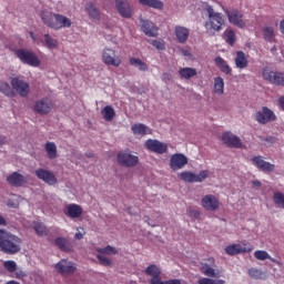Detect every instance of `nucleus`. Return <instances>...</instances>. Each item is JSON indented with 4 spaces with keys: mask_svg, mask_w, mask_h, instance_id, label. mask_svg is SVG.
Here are the masks:
<instances>
[{
    "mask_svg": "<svg viewBox=\"0 0 284 284\" xmlns=\"http://www.w3.org/2000/svg\"><path fill=\"white\" fill-rule=\"evenodd\" d=\"M40 19L51 30H63V28H72V20L61 14L48 10L41 11Z\"/></svg>",
    "mask_w": 284,
    "mask_h": 284,
    "instance_id": "nucleus-1",
    "label": "nucleus"
},
{
    "mask_svg": "<svg viewBox=\"0 0 284 284\" xmlns=\"http://www.w3.org/2000/svg\"><path fill=\"white\" fill-rule=\"evenodd\" d=\"M207 21L204 23L206 34L209 37H214L216 32H221L225 28V16L221 12L214 11V8L211 6L206 7Z\"/></svg>",
    "mask_w": 284,
    "mask_h": 284,
    "instance_id": "nucleus-2",
    "label": "nucleus"
},
{
    "mask_svg": "<svg viewBox=\"0 0 284 284\" xmlns=\"http://www.w3.org/2000/svg\"><path fill=\"white\" fill-rule=\"evenodd\" d=\"M21 243H23L21 237L6 230H0V250L4 254H19Z\"/></svg>",
    "mask_w": 284,
    "mask_h": 284,
    "instance_id": "nucleus-3",
    "label": "nucleus"
},
{
    "mask_svg": "<svg viewBox=\"0 0 284 284\" xmlns=\"http://www.w3.org/2000/svg\"><path fill=\"white\" fill-rule=\"evenodd\" d=\"M16 57L21 63H24V65H30L31 68H39L41 65V60H39L37 53L28 49H18L16 51Z\"/></svg>",
    "mask_w": 284,
    "mask_h": 284,
    "instance_id": "nucleus-4",
    "label": "nucleus"
},
{
    "mask_svg": "<svg viewBox=\"0 0 284 284\" xmlns=\"http://www.w3.org/2000/svg\"><path fill=\"white\" fill-rule=\"evenodd\" d=\"M262 78L264 81L284 88V72L273 71L268 67L263 68Z\"/></svg>",
    "mask_w": 284,
    "mask_h": 284,
    "instance_id": "nucleus-5",
    "label": "nucleus"
},
{
    "mask_svg": "<svg viewBox=\"0 0 284 284\" xmlns=\"http://www.w3.org/2000/svg\"><path fill=\"white\" fill-rule=\"evenodd\" d=\"M209 176L210 171L207 170L201 171L199 174L192 173L190 171H184L179 174V179H181V181H184V183H203V181H205V179H207Z\"/></svg>",
    "mask_w": 284,
    "mask_h": 284,
    "instance_id": "nucleus-6",
    "label": "nucleus"
},
{
    "mask_svg": "<svg viewBox=\"0 0 284 284\" xmlns=\"http://www.w3.org/2000/svg\"><path fill=\"white\" fill-rule=\"evenodd\" d=\"M119 165L122 168H134L139 163V156L132 154L130 151H122L116 156Z\"/></svg>",
    "mask_w": 284,
    "mask_h": 284,
    "instance_id": "nucleus-7",
    "label": "nucleus"
},
{
    "mask_svg": "<svg viewBox=\"0 0 284 284\" xmlns=\"http://www.w3.org/2000/svg\"><path fill=\"white\" fill-rule=\"evenodd\" d=\"M225 14L229 19V23L235 26L236 28H245V17L239 9H226Z\"/></svg>",
    "mask_w": 284,
    "mask_h": 284,
    "instance_id": "nucleus-8",
    "label": "nucleus"
},
{
    "mask_svg": "<svg viewBox=\"0 0 284 284\" xmlns=\"http://www.w3.org/2000/svg\"><path fill=\"white\" fill-rule=\"evenodd\" d=\"M102 61L105 65H112V68H119L122 63L121 57L116 55V51L110 48L103 49Z\"/></svg>",
    "mask_w": 284,
    "mask_h": 284,
    "instance_id": "nucleus-9",
    "label": "nucleus"
},
{
    "mask_svg": "<svg viewBox=\"0 0 284 284\" xmlns=\"http://www.w3.org/2000/svg\"><path fill=\"white\" fill-rule=\"evenodd\" d=\"M11 88H13L17 94L22 99H26L28 94H30V83L21 78H12Z\"/></svg>",
    "mask_w": 284,
    "mask_h": 284,
    "instance_id": "nucleus-10",
    "label": "nucleus"
},
{
    "mask_svg": "<svg viewBox=\"0 0 284 284\" xmlns=\"http://www.w3.org/2000/svg\"><path fill=\"white\" fill-rule=\"evenodd\" d=\"M52 100H50V98H42L34 102L33 112L43 116L45 114H50V112H52Z\"/></svg>",
    "mask_w": 284,
    "mask_h": 284,
    "instance_id": "nucleus-11",
    "label": "nucleus"
},
{
    "mask_svg": "<svg viewBox=\"0 0 284 284\" xmlns=\"http://www.w3.org/2000/svg\"><path fill=\"white\" fill-rule=\"evenodd\" d=\"M255 121L261 123V125H266V123L276 121V114L270 108L263 106L261 111L255 113Z\"/></svg>",
    "mask_w": 284,
    "mask_h": 284,
    "instance_id": "nucleus-12",
    "label": "nucleus"
},
{
    "mask_svg": "<svg viewBox=\"0 0 284 284\" xmlns=\"http://www.w3.org/2000/svg\"><path fill=\"white\" fill-rule=\"evenodd\" d=\"M144 148H146L149 152H154V154H165L168 152V144L159 140H146Z\"/></svg>",
    "mask_w": 284,
    "mask_h": 284,
    "instance_id": "nucleus-13",
    "label": "nucleus"
},
{
    "mask_svg": "<svg viewBox=\"0 0 284 284\" xmlns=\"http://www.w3.org/2000/svg\"><path fill=\"white\" fill-rule=\"evenodd\" d=\"M201 205L202 207H204V210H207L209 212H216V210L221 207V202L215 195L207 194L202 197Z\"/></svg>",
    "mask_w": 284,
    "mask_h": 284,
    "instance_id": "nucleus-14",
    "label": "nucleus"
},
{
    "mask_svg": "<svg viewBox=\"0 0 284 284\" xmlns=\"http://www.w3.org/2000/svg\"><path fill=\"white\" fill-rule=\"evenodd\" d=\"M185 165H187V156H185L183 153H175L171 156L170 168L173 170V172L183 170Z\"/></svg>",
    "mask_w": 284,
    "mask_h": 284,
    "instance_id": "nucleus-15",
    "label": "nucleus"
},
{
    "mask_svg": "<svg viewBox=\"0 0 284 284\" xmlns=\"http://www.w3.org/2000/svg\"><path fill=\"white\" fill-rule=\"evenodd\" d=\"M224 250L225 253L229 254V256H236V254H245L247 252H252L254 247L247 244H231L226 246Z\"/></svg>",
    "mask_w": 284,
    "mask_h": 284,
    "instance_id": "nucleus-16",
    "label": "nucleus"
},
{
    "mask_svg": "<svg viewBox=\"0 0 284 284\" xmlns=\"http://www.w3.org/2000/svg\"><path fill=\"white\" fill-rule=\"evenodd\" d=\"M115 8L123 19H131V17L134 14V10L132 9V6L129 4L128 1L123 0H115Z\"/></svg>",
    "mask_w": 284,
    "mask_h": 284,
    "instance_id": "nucleus-17",
    "label": "nucleus"
},
{
    "mask_svg": "<svg viewBox=\"0 0 284 284\" xmlns=\"http://www.w3.org/2000/svg\"><path fill=\"white\" fill-rule=\"evenodd\" d=\"M34 174L40 181L47 183V185H57V175L45 169H37Z\"/></svg>",
    "mask_w": 284,
    "mask_h": 284,
    "instance_id": "nucleus-18",
    "label": "nucleus"
},
{
    "mask_svg": "<svg viewBox=\"0 0 284 284\" xmlns=\"http://www.w3.org/2000/svg\"><path fill=\"white\" fill-rule=\"evenodd\" d=\"M222 141L224 145H226L227 148H236V149L243 148V142H241V138L233 134L232 132H224L222 134Z\"/></svg>",
    "mask_w": 284,
    "mask_h": 284,
    "instance_id": "nucleus-19",
    "label": "nucleus"
},
{
    "mask_svg": "<svg viewBox=\"0 0 284 284\" xmlns=\"http://www.w3.org/2000/svg\"><path fill=\"white\" fill-rule=\"evenodd\" d=\"M7 183L12 187H23V185H27L28 183V176H24L19 172H13L7 176Z\"/></svg>",
    "mask_w": 284,
    "mask_h": 284,
    "instance_id": "nucleus-20",
    "label": "nucleus"
},
{
    "mask_svg": "<svg viewBox=\"0 0 284 284\" xmlns=\"http://www.w3.org/2000/svg\"><path fill=\"white\" fill-rule=\"evenodd\" d=\"M251 161L257 170H261V172H274V169L276 168L274 164L265 161L261 155L253 156Z\"/></svg>",
    "mask_w": 284,
    "mask_h": 284,
    "instance_id": "nucleus-21",
    "label": "nucleus"
},
{
    "mask_svg": "<svg viewBox=\"0 0 284 284\" xmlns=\"http://www.w3.org/2000/svg\"><path fill=\"white\" fill-rule=\"evenodd\" d=\"M55 270L62 274V276H68L70 274H74L77 272V266L74 263L68 262V260H61L57 265Z\"/></svg>",
    "mask_w": 284,
    "mask_h": 284,
    "instance_id": "nucleus-22",
    "label": "nucleus"
},
{
    "mask_svg": "<svg viewBox=\"0 0 284 284\" xmlns=\"http://www.w3.org/2000/svg\"><path fill=\"white\" fill-rule=\"evenodd\" d=\"M63 213L68 216V219H81V215L83 214V207L79 204H68L64 207Z\"/></svg>",
    "mask_w": 284,
    "mask_h": 284,
    "instance_id": "nucleus-23",
    "label": "nucleus"
},
{
    "mask_svg": "<svg viewBox=\"0 0 284 284\" xmlns=\"http://www.w3.org/2000/svg\"><path fill=\"white\" fill-rule=\"evenodd\" d=\"M141 30L146 37H156L159 34V29L149 20H141Z\"/></svg>",
    "mask_w": 284,
    "mask_h": 284,
    "instance_id": "nucleus-24",
    "label": "nucleus"
},
{
    "mask_svg": "<svg viewBox=\"0 0 284 284\" xmlns=\"http://www.w3.org/2000/svg\"><path fill=\"white\" fill-rule=\"evenodd\" d=\"M262 37L266 43H274V39H276V30L272 26H264L261 29Z\"/></svg>",
    "mask_w": 284,
    "mask_h": 284,
    "instance_id": "nucleus-25",
    "label": "nucleus"
},
{
    "mask_svg": "<svg viewBox=\"0 0 284 284\" xmlns=\"http://www.w3.org/2000/svg\"><path fill=\"white\" fill-rule=\"evenodd\" d=\"M175 37L179 43H185L190 39V29L181 26L175 27Z\"/></svg>",
    "mask_w": 284,
    "mask_h": 284,
    "instance_id": "nucleus-26",
    "label": "nucleus"
},
{
    "mask_svg": "<svg viewBox=\"0 0 284 284\" xmlns=\"http://www.w3.org/2000/svg\"><path fill=\"white\" fill-rule=\"evenodd\" d=\"M235 67L239 68V70H245L248 65L247 55L243 51H236L235 55Z\"/></svg>",
    "mask_w": 284,
    "mask_h": 284,
    "instance_id": "nucleus-27",
    "label": "nucleus"
},
{
    "mask_svg": "<svg viewBox=\"0 0 284 284\" xmlns=\"http://www.w3.org/2000/svg\"><path fill=\"white\" fill-rule=\"evenodd\" d=\"M85 12L89 14L90 19H95V21L101 19V11H99V8H97L94 2L87 3Z\"/></svg>",
    "mask_w": 284,
    "mask_h": 284,
    "instance_id": "nucleus-28",
    "label": "nucleus"
},
{
    "mask_svg": "<svg viewBox=\"0 0 284 284\" xmlns=\"http://www.w3.org/2000/svg\"><path fill=\"white\" fill-rule=\"evenodd\" d=\"M145 274H148V276H152L151 284H154V280L161 281V268L154 264H151L145 268Z\"/></svg>",
    "mask_w": 284,
    "mask_h": 284,
    "instance_id": "nucleus-29",
    "label": "nucleus"
},
{
    "mask_svg": "<svg viewBox=\"0 0 284 284\" xmlns=\"http://www.w3.org/2000/svg\"><path fill=\"white\" fill-rule=\"evenodd\" d=\"M133 134H138L140 136H145V134H152L150 128L143 123H135L131 126Z\"/></svg>",
    "mask_w": 284,
    "mask_h": 284,
    "instance_id": "nucleus-30",
    "label": "nucleus"
},
{
    "mask_svg": "<svg viewBox=\"0 0 284 284\" xmlns=\"http://www.w3.org/2000/svg\"><path fill=\"white\" fill-rule=\"evenodd\" d=\"M55 247H59L61 252H70L72 250V245L68 241V239L64 237H57L54 240Z\"/></svg>",
    "mask_w": 284,
    "mask_h": 284,
    "instance_id": "nucleus-31",
    "label": "nucleus"
},
{
    "mask_svg": "<svg viewBox=\"0 0 284 284\" xmlns=\"http://www.w3.org/2000/svg\"><path fill=\"white\" fill-rule=\"evenodd\" d=\"M139 4L154 10H163V1L161 0H139Z\"/></svg>",
    "mask_w": 284,
    "mask_h": 284,
    "instance_id": "nucleus-32",
    "label": "nucleus"
},
{
    "mask_svg": "<svg viewBox=\"0 0 284 284\" xmlns=\"http://www.w3.org/2000/svg\"><path fill=\"white\" fill-rule=\"evenodd\" d=\"M214 63H215L216 68H219V70H221V72H223L224 74H231L232 73V68H230L227 65V62L224 61L223 58L216 57L214 59Z\"/></svg>",
    "mask_w": 284,
    "mask_h": 284,
    "instance_id": "nucleus-33",
    "label": "nucleus"
},
{
    "mask_svg": "<svg viewBox=\"0 0 284 284\" xmlns=\"http://www.w3.org/2000/svg\"><path fill=\"white\" fill-rule=\"evenodd\" d=\"M201 272L204 274V276H210V278H219L221 276V273H216L212 266H210L207 263H203L201 266Z\"/></svg>",
    "mask_w": 284,
    "mask_h": 284,
    "instance_id": "nucleus-34",
    "label": "nucleus"
},
{
    "mask_svg": "<svg viewBox=\"0 0 284 284\" xmlns=\"http://www.w3.org/2000/svg\"><path fill=\"white\" fill-rule=\"evenodd\" d=\"M179 74L181 79H192L196 77L197 72H196V69L186 67V68H181L179 70Z\"/></svg>",
    "mask_w": 284,
    "mask_h": 284,
    "instance_id": "nucleus-35",
    "label": "nucleus"
},
{
    "mask_svg": "<svg viewBox=\"0 0 284 284\" xmlns=\"http://www.w3.org/2000/svg\"><path fill=\"white\" fill-rule=\"evenodd\" d=\"M129 63L130 65L138 68L140 72H148V64L139 58H130Z\"/></svg>",
    "mask_w": 284,
    "mask_h": 284,
    "instance_id": "nucleus-36",
    "label": "nucleus"
},
{
    "mask_svg": "<svg viewBox=\"0 0 284 284\" xmlns=\"http://www.w3.org/2000/svg\"><path fill=\"white\" fill-rule=\"evenodd\" d=\"M104 121H113L114 116H116V112L114 111V108L111 105H106L101 111Z\"/></svg>",
    "mask_w": 284,
    "mask_h": 284,
    "instance_id": "nucleus-37",
    "label": "nucleus"
},
{
    "mask_svg": "<svg viewBox=\"0 0 284 284\" xmlns=\"http://www.w3.org/2000/svg\"><path fill=\"white\" fill-rule=\"evenodd\" d=\"M44 150L49 159H57V144L54 142H47Z\"/></svg>",
    "mask_w": 284,
    "mask_h": 284,
    "instance_id": "nucleus-38",
    "label": "nucleus"
},
{
    "mask_svg": "<svg viewBox=\"0 0 284 284\" xmlns=\"http://www.w3.org/2000/svg\"><path fill=\"white\" fill-rule=\"evenodd\" d=\"M225 89V82L223 81V78L217 77L214 79V92L215 94H223Z\"/></svg>",
    "mask_w": 284,
    "mask_h": 284,
    "instance_id": "nucleus-39",
    "label": "nucleus"
},
{
    "mask_svg": "<svg viewBox=\"0 0 284 284\" xmlns=\"http://www.w3.org/2000/svg\"><path fill=\"white\" fill-rule=\"evenodd\" d=\"M0 92L4 94V97H14V91L10 88V84L6 81H0Z\"/></svg>",
    "mask_w": 284,
    "mask_h": 284,
    "instance_id": "nucleus-40",
    "label": "nucleus"
},
{
    "mask_svg": "<svg viewBox=\"0 0 284 284\" xmlns=\"http://www.w3.org/2000/svg\"><path fill=\"white\" fill-rule=\"evenodd\" d=\"M44 41L47 43V48L49 50H54V48L59 47V41L57 39L52 38L50 34L45 33L44 34Z\"/></svg>",
    "mask_w": 284,
    "mask_h": 284,
    "instance_id": "nucleus-41",
    "label": "nucleus"
},
{
    "mask_svg": "<svg viewBox=\"0 0 284 284\" xmlns=\"http://www.w3.org/2000/svg\"><path fill=\"white\" fill-rule=\"evenodd\" d=\"M273 202L277 207H282V210H284V194L282 192H275L273 194Z\"/></svg>",
    "mask_w": 284,
    "mask_h": 284,
    "instance_id": "nucleus-42",
    "label": "nucleus"
},
{
    "mask_svg": "<svg viewBox=\"0 0 284 284\" xmlns=\"http://www.w3.org/2000/svg\"><path fill=\"white\" fill-rule=\"evenodd\" d=\"M225 37L226 43H229V45H234L236 43V33L234 32V30H226Z\"/></svg>",
    "mask_w": 284,
    "mask_h": 284,
    "instance_id": "nucleus-43",
    "label": "nucleus"
},
{
    "mask_svg": "<svg viewBox=\"0 0 284 284\" xmlns=\"http://www.w3.org/2000/svg\"><path fill=\"white\" fill-rule=\"evenodd\" d=\"M97 252H99V254H108L109 256H112L113 254H119L116 248H114V246H110V245H108L106 247H103V248H98Z\"/></svg>",
    "mask_w": 284,
    "mask_h": 284,
    "instance_id": "nucleus-44",
    "label": "nucleus"
},
{
    "mask_svg": "<svg viewBox=\"0 0 284 284\" xmlns=\"http://www.w3.org/2000/svg\"><path fill=\"white\" fill-rule=\"evenodd\" d=\"M197 284H225L224 280H213L210 277H202L197 281Z\"/></svg>",
    "mask_w": 284,
    "mask_h": 284,
    "instance_id": "nucleus-45",
    "label": "nucleus"
},
{
    "mask_svg": "<svg viewBox=\"0 0 284 284\" xmlns=\"http://www.w3.org/2000/svg\"><path fill=\"white\" fill-rule=\"evenodd\" d=\"M34 230L39 236H47L48 235V227L43 223H37L34 225Z\"/></svg>",
    "mask_w": 284,
    "mask_h": 284,
    "instance_id": "nucleus-46",
    "label": "nucleus"
},
{
    "mask_svg": "<svg viewBox=\"0 0 284 284\" xmlns=\"http://www.w3.org/2000/svg\"><path fill=\"white\" fill-rule=\"evenodd\" d=\"M97 258L100 263V265H103L104 267H110L112 265V260H110V257L98 254Z\"/></svg>",
    "mask_w": 284,
    "mask_h": 284,
    "instance_id": "nucleus-47",
    "label": "nucleus"
},
{
    "mask_svg": "<svg viewBox=\"0 0 284 284\" xmlns=\"http://www.w3.org/2000/svg\"><path fill=\"white\" fill-rule=\"evenodd\" d=\"M254 256L257 261H267L270 258V253L267 251H255Z\"/></svg>",
    "mask_w": 284,
    "mask_h": 284,
    "instance_id": "nucleus-48",
    "label": "nucleus"
},
{
    "mask_svg": "<svg viewBox=\"0 0 284 284\" xmlns=\"http://www.w3.org/2000/svg\"><path fill=\"white\" fill-rule=\"evenodd\" d=\"M3 267L7 270V272H10L12 274L13 272H17V262L6 261L3 263Z\"/></svg>",
    "mask_w": 284,
    "mask_h": 284,
    "instance_id": "nucleus-49",
    "label": "nucleus"
},
{
    "mask_svg": "<svg viewBox=\"0 0 284 284\" xmlns=\"http://www.w3.org/2000/svg\"><path fill=\"white\" fill-rule=\"evenodd\" d=\"M248 276H251V278H260L263 276V273L258 268H250Z\"/></svg>",
    "mask_w": 284,
    "mask_h": 284,
    "instance_id": "nucleus-50",
    "label": "nucleus"
},
{
    "mask_svg": "<svg viewBox=\"0 0 284 284\" xmlns=\"http://www.w3.org/2000/svg\"><path fill=\"white\" fill-rule=\"evenodd\" d=\"M153 284H181V280H168V281H161V280H153Z\"/></svg>",
    "mask_w": 284,
    "mask_h": 284,
    "instance_id": "nucleus-51",
    "label": "nucleus"
},
{
    "mask_svg": "<svg viewBox=\"0 0 284 284\" xmlns=\"http://www.w3.org/2000/svg\"><path fill=\"white\" fill-rule=\"evenodd\" d=\"M151 45H153V48H156V50H165V43H163L162 40H153L151 41Z\"/></svg>",
    "mask_w": 284,
    "mask_h": 284,
    "instance_id": "nucleus-52",
    "label": "nucleus"
},
{
    "mask_svg": "<svg viewBox=\"0 0 284 284\" xmlns=\"http://www.w3.org/2000/svg\"><path fill=\"white\" fill-rule=\"evenodd\" d=\"M190 216H193V219H199V216H201V212L192 210L190 211Z\"/></svg>",
    "mask_w": 284,
    "mask_h": 284,
    "instance_id": "nucleus-53",
    "label": "nucleus"
},
{
    "mask_svg": "<svg viewBox=\"0 0 284 284\" xmlns=\"http://www.w3.org/2000/svg\"><path fill=\"white\" fill-rule=\"evenodd\" d=\"M26 273L23 271L16 272V278H23Z\"/></svg>",
    "mask_w": 284,
    "mask_h": 284,
    "instance_id": "nucleus-54",
    "label": "nucleus"
},
{
    "mask_svg": "<svg viewBox=\"0 0 284 284\" xmlns=\"http://www.w3.org/2000/svg\"><path fill=\"white\" fill-rule=\"evenodd\" d=\"M8 143V139L4 135H0V145H6Z\"/></svg>",
    "mask_w": 284,
    "mask_h": 284,
    "instance_id": "nucleus-55",
    "label": "nucleus"
},
{
    "mask_svg": "<svg viewBox=\"0 0 284 284\" xmlns=\"http://www.w3.org/2000/svg\"><path fill=\"white\" fill-rule=\"evenodd\" d=\"M278 104H280V108L284 111V97H281L278 99Z\"/></svg>",
    "mask_w": 284,
    "mask_h": 284,
    "instance_id": "nucleus-56",
    "label": "nucleus"
},
{
    "mask_svg": "<svg viewBox=\"0 0 284 284\" xmlns=\"http://www.w3.org/2000/svg\"><path fill=\"white\" fill-rule=\"evenodd\" d=\"M267 261H271V263H275V265H281V261H277L276 258L271 257V255H270V258Z\"/></svg>",
    "mask_w": 284,
    "mask_h": 284,
    "instance_id": "nucleus-57",
    "label": "nucleus"
},
{
    "mask_svg": "<svg viewBox=\"0 0 284 284\" xmlns=\"http://www.w3.org/2000/svg\"><path fill=\"white\" fill-rule=\"evenodd\" d=\"M253 187H261V181L255 180L252 182Z\"/></svg>",
    "mask_w": 284,
    "mask_h": 284,
    "instance_id": "nucleus-58",
    "label": "nucleus"
},
{
    "mask_svg": "<svg viewBox=\"0 0 284 284\" xmlns=\"http://www.w3.org/2000/svg\"><path fill=\"white\" fill-rule=\"evenodd\" d=\"M280 30H281L282 34H284V20H281V22H280Z\"/></svg>",
    "mask_w": 284,
    "mask_h": 284,
    "instance_id": "nucleus-59",
    "label": "nucleus"
},
{
    "mask_svg": "<svg viewBox=\"0 0 284 284\" xmlns=\"http://www.w3.org/2000/svg\"><path fill=\"white\" fill-rule=\"evenodd\" d=\"M29 34H30L32 41H38V38H37V36L34 34V32L30 31Z\"/></svg>",
    "mask_w": 284,
    "mask_h": 284,
    "instance_id": "nucleus-60",
    "label": "nucleus"
},
{
    "mask_svg": "<svg viewBox=\"0 0 284 284\" xmlns=\"http://www.w3.org/2000/svg\"><path fill=\"white\" fill-rule=\"evenodd\" d=\"M75 239H77L78 241H81V239H83V234H82L81 232L77 233V234H75Z\"/></svg>",
    "mask_w": 284,
    "mask_h": 284,
    "instance_id": "nucleus-61",
    "label": "nucleus"
},
{
    "mask_svg": "<svg viewBox=\"0 0 284 284\" xmlns=\"http://www.w3.org/2000/svg\"><path fill=\"white\" fill-rule=\"evenodd\" d=\"M0 225H6V217L0 215Z\"/></svg>",
    "mask_w": 284,
    "mask_h": 284,
    "instance_id": "nucleus-62",
    "label": "nucleus"
},
{
    "mask_svg": "<svg viewBox=\"0 0 284 284\" xmlns=\"http://www.w3.org/2000/svg\"><path fill=\"white\" fill-rule=\"evenodd\" d=\"M9 207H17L16 203H8Z\"/></svg>",
    "mask_w": 284,
    "mask_h": 284,
    "instance_id": "nucleus-63",
    "label": "nucleus"
},
{
    "mask_svg": "<svg viewBox=\"0 0 284 284\" xmlns=\"http://www.w3.org/2000/svg\"><path fill=\"white\" fill-rule=\"evenodd\" d=\"M184 54L187 55V51H185Z\"/></svg>",
    "mask_w": 284,
    "mask_h": 284,
    "instance_id": "nucleus-64",
    "label": "nucleus"
}]
</instances>
